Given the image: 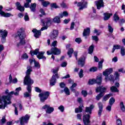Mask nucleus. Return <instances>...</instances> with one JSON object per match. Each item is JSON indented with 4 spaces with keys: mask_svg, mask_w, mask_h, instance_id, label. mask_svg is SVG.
<instances>
[{
    "mask_svg": "<svg viewBox=\"0 0 125 125\" xmlns=\"http://www.w3.org/2000/svg\"><path fill=\"white\" fill-rule=\"evenodd\" d=\"M41 22L44 26L41 29V31H44V30H47V28H48L49 26L51 25L52 20L50 18H47L44 20H42Z\"/></svg>",
    "mask_w": 125,
    "mask_h": 125,
    "instance_id": "4",
    "label": "nucleus"
},
{
    "mask_svg": "<svg viewBox=\"0 0 125 125\" xmlns=\"http://www.w3.org/2000/svg\"><path fill=\"white\" fill-rule=\"evenodd\" d=\"M103 62H104V59L102 60V61L99 62L98 63V68L100 70H102V68L103 67Z\"/></svg>",
    "mask_w": 125,
    "mask_h": 125,
    "instance_id": "37",
    "label": "nucleus"
},
{
    "mask_svg": "<svg viewBox=\"0 0 125 125\" xmlns=\"http://www.w3.org/2000/svg\"><path fill=\"white\" fill-rule=\"evenodd\" d=\"M103 96H104V93H100L99 95H98L96 96L97 100H98V101L100 100V99H101V98H102V97H103Z\"/></svg>",
    "mask_w": 125,
    "mask_h": 125,
    "instance_id": "42",
    "label": "nucleus"
},
{
    "mask_svg": "<svg viewBox=\"0 0 125 125\" xmlns=\"http://www.w3.org/2000/svg\"><path fill=\"white\" fill-rule=\"evenodd\" d=\"M77 86V83H74L70 87V89L73 92H76V89H74Z\"/></svg>",
    "mask_w": 125,
    "mask_h": 125,
    "instance_id": "45",
    "label": "nucleus"
},
{
    "mask_svg": "<svg viewBox=\"0 0 125 125\" xmlns=\"http://www.w3.org/2000/svg\"><path fill=\"white\" fill-rule=\"evenodd\" d=\"M18 36L19 38V42L17 43L18 47H20L21 45H24L26 43L25 42V38H26V34H25V30L23 28L21 27L18 31Z\"/></svg>",
    "mask_w": 125,
    "mask_h": 125,
    "instance_id": "2",
    "label": "nucleus"
},
{
    "mask_svg": "<svg viewBox=\"0 0 125 125\" xmlns=\"http://www.w3.org/2000/svg\"><path fill=\"white\" fill-rule=\"evenodd\" d=\"M119 106H120V108L121 111L123 112H125V104H124V102H121L120 103Z\"/></svg>",
    "mask_w": 125,
    "mask_h": 125,
    "instance_id": "31",
    "label": "nucleus"
},
{
    "mask_svg": "<svg viewBox=\"0 0 125 125\" xmlns=\"http://www.w3.org/2000/svg\"><path fill=\"white\" fill-rule=\"evenodd\" d=\"M108 28L109 33H113V32H114V28H113V27L110 24H108Z\"/></svg>",
    "mask_w": 125,
    "mask_h": 125,
    "instance_id": "50",
    "label": "nucleus"
},
{
    "mask_svg": "<svg viewBox=\"0 0 125 125\" xmlns=\"http://www.w3.org/2000/svg\"><path fill=\"white\" fill-rule=\"evenodd\" d=\"M92 39L93 41H95V42H98L99 41V39L98 38V37L96 36H92Z\"/></svg>",
    "mask_w": 125,
    "mask_h": 125,
    "instance_id": "58",
    "label": "nucleus"
},
{
    "mask_svg": "<svg viewBox=\"0 0 125 125\" xmlns=\"http://www.w3.org/2000/svg\"><path fill=\"white\" fill-rule=\"evenodd\" d=\"M31 72H33L32 69V66L28 65L27 67V70L25 72L26 75L24 77L23 81V83L24 85H27L26 89L29 93L32 92V84L34 83V80L31 79L30 76L31 75Z\"/></svg>",
    "mask_w": 125,
    "mask_h": 125,
    "instance_id": "1",
    "label": "nucleus"
},
{
    "mask_svg": "<svg viewBox=\"0 0 125 125\" xmlns=\"http://www.w3.org/2000/svg\"><path fill=\"white\" fill-rule=\"evenodd\" d=\"M24 97H30L31 96V93L26 92L24 93Z\"/></svg>",
    "mask_w": 125,
    "mask_h": 125,
    "instance_id": "60",
    "label": "nucleus"
},
{
    "mask_svg": "<svg viewBox=\"0 0 125 125\" xmlns=\"http://www.w3.org/2000/svg\"><path fill=\"white\" fill-rule=\"evenodd\" d=\"M0 103L2 104H0V109H4L8 104H11L10 98H8V96H2L0 99Z\"/></svg>",
    "mask_w": 125,
    "mask_h": 125,
    "instance_id": "3",
    "label": "nucleus"
},
{
    "mask_svg": "<svg viewBox=\"0 0 125 125\" xmlns=\"http://www.w3.org/2000/svg\"><path fill=\"white\" fill-rule=\"evenodd\" d=\"M74 28H75V22H72L71 23L70 30H74Z\"/></svg>",
    "mask_w": 125,
    "mask_h": 125,
    "instance_id": "62",
    "label": "nucleus"
},
{
    "mask_svg": "<svg viewBox=\"0 0 125 125\" xmlns=\"http://www.w3.org/2000/svg\"><path fill=\"white\" fill-rule=\"evenodd\" d=\"M93 49H94V45H91L88 49V53L89 54H91L93 52Z\"/></svg>",
    "mask_w": 125,
    "mask_h": 125,
    "instance_id": "43",
    "label": "nucleus"
},
{
    "mask_svg": "<svg viewBox=\"0 0 125 125\" xmlns=\"http://www.w3.org/2000/svg\"><path fill=\"white\" fill-rule=\"evenodd\" d=\"M104 80L106 82H108V81H110V82H112V83H115V78L113 75H112L107 76V80H106L104 78Z\"/></svg>",
    "mask_w": 125,
    "mask_h": 125,
    "instance_id": "25",
    "label": "nucleus"
},
{
    "mask_svg": "<svg viewBox=\"0 0 125 125\" xmlns=\"http://www.w3.org/2000/svg\"><path fill=\"white\" fill-rule=\"evenodd\" d=\"M36 7H37V4L34 3H32L31 4L30 8L31 11H32L33 12H35V11H36Z\"/></svg>",
    "mask_w": 125,
    "mask_h": 125,
    "instance_id": "32",
    "label": "nucleus"
},
{
    "mask_svg": "<svg viewBox=\"0 0 125 125\" xmlns=\"http://www.w3.org/2000/svg\"><path fill=\"white\" fill-rule=\"evenodd\" d=\"M111 96H112V94H108L105 95L103 98V100H102L103 102H104V101H107V100H108V99H109L110 97H111Z\"/></svg>",
    "mask_w": 125,
    "mask_h": 125,
    "instance_id": "34",
    "label": "nucleus"
},
{
    "mask_svg": "<svg viewBox=\"0 0 125 125\" xmlns=\"http://www.w3.org/2000/svg\"><path fill=\"white\" fill-rule=\"evenodd\" d=\"M40 49H35V50H34V51H30V54H31V55H38V53H39V51Z\"/></svg>",
    "mask_w": 125,
    "mask_h": 125,
    "instance_id": "39",
    "label": "nucleus"
},
{
    "mask_svg": "<svg viewBox=\"0 0 125 125\" xmlns=\"http://www.w3.org/2000/svg\"><path fill=\"white\" fill-rule=\"evenodd\" d=\"M21 90V87H19L16 89V92L11 91L8 95V97L10 98V101L11 100V95L14 94V95L17 96L19 95V92Z\"/></svg>",
    "mask_w": 125,
    "mask_h": 125,
    "instance_id": "14",
    "label": "nucleus"
},
{
    "mask_svg": "<svg viewBox=\"0 0 125 125\" xmlns=\"http://www.w3.org/2000/svg\"><path fill=\"white\" fill-rule=\"evenodd\" d=\"M49 2L48 1H43L42 2V4L43 5L44 7H46L48 4H49Z\"/></svg>",
    "mask_w": 125,
    "mask_h": 125,
    "instance_id": "47",
    "label": "nucleus"
},
{
    "mask_svg": "<svg viewBox=\"0 0 125 125\" xmlns=\"http://www.w3.org/2000/svg\"><path fill=\"white\" fill-rule=\"evenodd\" d=\"M116 125H122L123 123L122 122V120L121 119L118 118L116 120Z\"/></svg>",
    "mask_w": 125,
    "mask_h": 125,
    "instance_id": "52",
    "label": "nucleus"
},
{
    "mask_svg": "<svg viewBox=\"0 0 125 125\" xmlns=\"http://www.w3.org/2000/svg\"><path fill=\"white\" fill-rule=\"evenodd\" d=\"M43 54H44V52H39L38 55H37V58L39 59H46V58L43 56Z\"/></svg>",
    "mask_w": 125,
    "mask_h": 125,
    "instance_id": "26",
    "label": "nucleus"
},
{
    "mask_svg": "<svg viewBox=\"0 0 125 125\" xmlns=\"http://www.w3.org/2000/svg\"><path fill=\"white\" fill-rule=\"evenodd\" d=\"M111 73H113V68H107L104 71L103 75L105 76V80H108V76Z\"/></svg>",
    "mask_w": 125,
    "mask_h": 125,
    "instance_id": "15",
    "label": "nucleus"
},
{
    "mask_svg": "<svg viewBox=\"0 0 125 125\" xmlns=\"http://www.w3.org/2000/svg\"><path fill=\"white\" fill-rule=\"evenodd\" d=\"M64 92H65L66 95H70V90H69V88L67 87L64 88Z\"/></svg>",
    "mask_w": 125,
    "mask_h": 125,
    "instance_id": "51",
    "label": "nucleus"
},
{
    "mask_svg": "<svg viewBox=\"0 0 125 125\" xmlns=\"http://www.w3.org/2000/svg\"><path fill=\"white\" fill-rule=\"evenodd\" d=\"M50 94V93L48 91L44 92L39 94V97L40 98L41 102H44L45 100L48 98V96H49Z\"/></svg>",
    "mask_w": 125,
    "mask_h": 125,
    "instance_id": "5",
    "label": "nucleus"
},
{
    "mask_svg": "<svg viewBox=\"0 0 125 125\" xmlns=\"http://www.w3.org/2000/svg\"><path fill=\"white\" fill-rule=\"evenodd\" d=\"M61 53V50L56 47H54L51 49L50 52L49 51H47V54L48 55H51V54H54V55H58Z\"/></svg>",
    "mask_w": 125,
    "mask_h": 125,
    "instance_id": "7",
    "label": "nucleus"
},
{
    "mask_svg": "<svg viewBox=\"0 0 125 125\" xmlns=\"http://www.w3.org/2000/svg\"><path fill=\"white\" fill-rule=\"evenodd\" d=\"M89 18H91V19L93 20V19H97V18H99V16H98L96 14H90L89 15Z\"/></svg>",
    "mask_w": 125,
    "mask_h": 125,
    "instance_id": "30",
    "label": "nucleus"
},
{
    "mask_svg": "<svg viewBox=\"0 0 125 125\" xmlns=\"http://www.w3.org/2000/svg\"><path fill=\"white\" fill-rule=\"evenodd\" d=\"M74 4H77V6L80 7V10H82L83 9V8H86V7H87V2L84 1V0H82L81 1L78 3L77 1H75Z\"/></svg>",
    "mask_w": 125,
    "mask_h": 125,
    "instance_id": "6",
    "label": "nucleus"
},
{
    "mask_svg": "<svg viewBox=\"0 0 125 125\" xmlns=\"http://www.w3.org/2000/svg\"><path fill=\"white\" fill-rule=\"evenodd\" d=\"M30 2H31V0H26V2L24 3V7L27 8L30 7Z\"/></svg>",
    "mask_w": 125,
    "mask_h": 125,
    "instance_id": "49",
    "label": "nucleus"
},
{
    "mask_svg": "<svg viewBox=\"0 0 125 125\" xmlns=\"http://www.w3.org/2000/svg\"><path fill=\"white\" fill-rule=\"evenodd\" d=\"M95 3L97 5V9H100L101 7H104V2H103V0H99L98 1H96Z\"/></svg>",
    "mask_w": 125,
    "mask_h": 125,
    "instance_id": "17",
    "label": "nucleus"
},
{
    "mask_svg": "<svg viewBox=\"0 0 125 125\" xmlns=\"http://www.w3.org/2000/svg\"><path fill=\"white\" fill-rule=\"evenodd\" d=\"M115 102H116V99H115L114 97H111L109 99V105H111L112 106V105H113V104H114V103H115Z\"/></svg>",
    "mask_w": 125,
    "mask_h": 125,
    "instance_id": "40",
    "label": "nucleus"
},
{
    "mask_svg": "<svg viewBox=\"0 0 125 125\" xmlns=\"http://www.w3.org/2000/svg\"><path fill=\"white\" fill-rule=\"evenodd\" d=\"M58 71H59V67H56L52 69V72L54 74V75H56V74H58Z\"/></svg>",
    "mask_w": 125,
    "mask_h": 125,
    "instance_id": "46",
    "label": "nucleus"
},
{
    "mask_svg": "<svg viewBox=\"0 0 125 125\" xmlns=\"http://www.w3.org/2000/svg\"><path fill=\"white\" fill-rule=\"evenodd\" d=\"M78 65L81 66V67H83V65H84V59L80 58L78 61Z\"/></svg>",
    "mask_w": 125,
    "mask_h": 125,
    "instance_id": "29",
    "label": "nucleus"
},
{
    "mask_svg": "<svg viewBox=\"0 0 125 125\" xmlns=\"http://www.w3.org/2000/svg\"><path fill=\"white\" fill-rule=\"evenodd\" d=\"M122 47H123V46H121L120 45H119V44L114 45L112 49V53H114L116 49H121L122 48Z\"/></svg>",
    "mask_w": 125,
    "mask_h": 125,
    "instance_id": "27",
    "label": "nucleus"
},
{
    "mask_svg": "<svg viewBox=\"0 0 125 125\" xmlns=\"http://www.w3.org/2000/svg\"><path fill=\"white\" fill-rule=\"evenodd\" d=\"M56 79H59L58 74L53 75L52 78L50 80V85H51V86L55 85V83H56Z\"/></svg>",
    "mask_w": 125,
    "mask_h": 125,
    "instance_id": "11",
    "label": "nucleus"
},
{
    "mask_svg": "<svg viewBox=\"0 0 125 125\" xmlns=\"http://www.w3.org/2000/svg\"><path fill=\"white\" fill-rule=\"evenodd\" d=\"M96 71H97V67H92L89 69L90 72H96Z\"/></svg>",
    "mask_w": 125,
    "mask_h": 125,
    "instance_id": "55",
    "label": "nucleus"
},
{
    "mask_svg": "<svg viewBox=\"0 0 125 125\" xmlns=\"http://www.w3.org/2000/svg\"><path fill=\"white\" fill-rule=\"evenodd\" d=\"M76 42H77V43H81L82 42V39L80 38H77L75 39Z\"/></svg>",
    "mask_w": 125,
    "mask_h": 125,
    "instance_id": "64",
    "label": "nucleus"
},
{
    "mask_svg": "<svg viewBox=\"0 0 125 125\" xmlns=\"http://www.w3.org/2000/svg\"><path fill=\"white\" fill-rule=\"evenodd\" d=\"M114 76H115V80H119V77H120V74H119V73L118 72H115L114 74Z\"/></svg>",
    "mask_w": 125,
    "mask_h": 125,
    "instance_id": "61",
    "label": "nucleus"
},
{
    "mask_svg": "<svg viewBox=\"0 0 125 125\" xmlns=\"http://www.w3.org/2000/svg\"><path fill=\"white\" fill-rule=\"evenodd\" d=\"M29 120H30V116L28 115L21 117L20 118L21 125H25L26 124H28Z\"/></svg>",
    "mask_w": 125,
    "mask_h": 125,
    "instance_id": "9",
    "label": "nucleus"
},
{
    "mask_svg": "<svg viewBox=\"0 0 125 125\" xmlns=\"http://www.w3.org/2000/svg\"><path fill=\"white\" fill-rule=\"evenodd\" d=\"M106 109L108 112H111L112 110V105H111V104L108 105L107 106H106Z\"/></svg>",
    "mask_w": 125,
    "mask_h": 125,
    "instance_id": "57",
    "label": "nucleus"
},
{
    "mask_svg": "<svg viewBox=\"0 0 125 125\" xmlns=\"http://www.w3.org/2000/svg\"><path fill=\"white\" fill-rule=\"evenodd\" d=\"M102 82V77L100 76L97 78L96 80V83H98V84H101V83Z\"/></svg>",
    "mask_w": 125,
    "mask_h": 125,
    "instance_id": "36",
    "label": "nucleus"
},
{
    "mask_svg": "<svg viewBox=\"0 0 125 125\" xmlns=\"http://www.w3.org/2000/svg\"><path fill=\"white\" fill-rule=\"evenodd\" d=\"M58 35H59L58 30H53L51 34V39H52V40H56V39L58 37Z\"/></svg>",
    "mask_w": 125,
    "mask_h": 125,
    "instance_id": "16",
    "label": "nucleus"
},
{
    "mask_svg": "<svg viewBox=\"0 0 125 125\" xmlns=\"http://www.w3.org/2000/svg\"><path fill=\"white\" fill-rule=\"evenodd\" d=\"M0 35L1 37V42L2 43H4L6 41V37H7V31L6 30H0Z\"/></svg>",
    "mask_w": 125,
    "mask_h": 125,
    "instance_id": "10",
    "label": "nucleus"
},
{
    "mask_svg": "<svg viewBox=\"0 0 125 125\" xmlns=\"http://www.w3.org/2000/svg\"><path fill=\"white\" fill-rule=\"evenodd\" d=\"M16 5L17 7V9L18 10H20V11H24L25 10V8L23 6H21L20 2H17L16 3Z\"/></svg>",
    "mask_w": 125,
    "mask_h": 125,
    "instance_id": "22",
    "label": "nucleus"
},
{
    "mask_svg": "<svg viewBox=\"0 0 125 125\" xmlns=\"http://www.w3.org/2000/svg\"><path fill=\"white\" fill-rule=\"evenodd\" d=\"M96 83V80L95 79H90L89 80L88 84H94V83Z\"/></svg>",
    "mask_w": 125,
    "mask_h": 125,
    "instance_id": "48",
    "label": "nucleus"
},
{
    "mask_svg": "<svg viewBox=\"0 0 125 125\" xmlns=\"http://www.w3.org/2000/svg\"><path fill=\"white\" fill-rule=\"evenodd\" d=\"M113 16V14H110V13H105L104 14V21H107V20H109V19H110V17H111V16Z\"/></svg>",
    "mask_w": 125,
    "mask_h": 125,
    "instance_id": "21",
    "label": "nucleus"
},
{
    "mask_svg": "<svg viewBox=\"0 0 125 125\" xmlns=\"http://www.w3.org/2000/svg\"><path fill=\"white\" fill-rule=\"evenodd\" d=\"M90 34V28H87L84 30L83 32V37H87V36H89Z\"/></svg>",
    "mask_w": 125,
    "mask_h": 125,
    "instance_id": "23",
    "label": "nucleus"
},
{
    "mask_svg": "<svg viewBox=\"0 0 125 125\" xmlns=\"http://www.w3.org/2000/svg\"><path fill=\"white\" fill-rule=\"evenodd\" d=\"M110 90L112 92H119V89L115 86H112L110 87Z\"/></svg>",
    "mask_w": 125,
    "mask_h": 125,
    "instance_id": "38",
    "label": "nucleus"
},
{
    "mask_svg": "<svg viewBox=\"0 0 125 125\" xmlns=\"http://www.w3.org/2000/svg\"><path fill=\"white\" fill-rule=\"evenodd\" d=\"M82 95H83V96H84V97H85L87 96V91L85 90H83L82 91Z\"/></svg>",
    "mask_w": 125,
    "mask_h": 125,
    "instance_id": "59",
    "label": "nucleus"
},
{
    "mask_svg": "<svg viewBox=\"0 0 125 125\" xmlns=\"http://www.w3.org/2000/svg\"><path fill=\"white\" fill-rule=\"evenodd\" d=\"M120 54L121 56H125V47L124 46L121 47V48L120 49Z\"/></svg>",
    "mask_w": 125,
    "mask_h": 125,
    "instance_id": "35",
    "label": "nucleus"
},
{
    "mask_svg": "<svg viewBox=\"0 0 125 125\" xmlns=\"http://www.w3.org/2000/svg\"><path fill=\"white\" fill-rule=\"evenodd\" d=\"M28 58H29V56L26 53H23L21 56V59L22 60H25L26 59H28Z\"/></svg>",
    "mask_w": 125,
    "mask_h": 125,
    "instance_id": "44",
    "label": "nucleus"
},
{
    "mask_svg": "<svg viewBox=\"0 0 125 125\" xmlns=\"http://www.w3.org/2000/svg\"><path fill=\"white\" fill-rule=\"evenodd\" d=\"M90 118V116H89V114L83 115V123H84V125H90V121H89Z\"/></svg>",
    "mask_w": 125,
    "mask_h": 125,
    "instance_id": "12",
    "label": "nucleus"
},
{
    "mask_svg": "<svg viewBox=\"0 0 125 125\" xmlns=\"http://www.w3.org/2000/svg\"><path fill=\"white\" fill-rule=\"evenodd\" d=\"M58 109L61 112H62V113H63V112H64V110H65V107H64V106L63 105H60L58 107Z\"/></svg>",
    "mask_w": 125,
    "mask_h": 125,
    "instance_id": "54",
    "label": "nucleus"
},
{
    "mask_svg": "<svg viewBox=\"0 0 125 125\" xmlns=\"http://www.w3.org/2000/svg\"><path fill=\"white\" fill-rule=\"evenodd\" d=\"M74 53V50L73 48H71L68 50V51L67 52V54L69 56L70 58L72 57V54Z\"/></svg>",
    "mask_w": 125,
    "mask_h": 125,
    "instance_id": "41",
    "label": "nucleus"
},
{
    "mask_svg": "<svg viewBox=\"0 0 125 125\" xmlns=\"http://www.w3.org/2000/svg\"><path fill=\"white\" fill-rule=\"evenodd\" d=\"M60 17L63 18V17H68L69 13L67 11H63L62 13L59 14Z\"/></svg>",
    "mask_w": 125,
    "mask_h": 125,
    "instance_id": "28",
    "label": "nucleus"
},
{
    "mask_svg": "<svg viewBox=\"0 0 125 125\" xmlns=\"http://www.w3.org/2000/svg\"><path fill=\"white\" fill-rule=\"evenodd\" d=\"M120 20V17L118 15V14L116 13L113 15V21L115 22H118Z\"/></svg>",
    "mask_w": 125,
    "mask_h": 125,
    "instance_id": "33",
    "label": "nucleus"
},
{
    "mask_svg": "<svg viewBox=\"0 0 125 125\" xmlns=\"http://www.w3.org/2000/svg\"><path fill=\"white\" fill-rule=\"evenodd\" d=\"M33 33L34 34V37L36 38V39H38L41 35H42V33L41 32V31L40 30H37V29H34L32 30Z\"/></svg>",
    "mask_w": 125,
    "mask_h": 125,
    "instance_id": "20",
    "label": "nucleus"
},
{
    "mask_svg": "<svg viewBox=\"0 0 125 125\" xmlns=\"http://www.w3.org/2000/svg\"><path fill=\"white\" fill-rule=\"evenodd\" d=\"M80 112H83V108L81 106L75 109V113H80Z\"/></svg>",
    "mask_w": 125,
    "mask_h": 125,
    "instance_id": "53",
    "label": "nucleus"
},
{
    "mask_svg": "<svg viewBox=\"0 0 125 125\" xmlns=\"http://www.w3.org/2000/svg\"><path fill=\"white\" fill-rule=\"evenodd\" d=\"M43 110H46L45 112L46 114H51L54 111V108L51 107L49 104H45L42 107Z\"/></svg>",
    "mask_w": 125,
    "mask_h": 125,
    "instance_id": "8",
    "label": "nucleus"
},
{
    "mask_svg": "<svg viewBox=\"0 0 125 125\" xmlns=\"http://www.w3.org/2000/svg\"><path fill=\"white\" fill-rule=\"evenodd\" d=\"M98 105L99 107V109H103V104H102V103L99 102L98 104Z\"/></svg>",
    "mask_w": 125,
    "mask_h": 125,
    "instance_id": "63",
    "label": "nucleus"
},
{
    "mask_svg": "<svg viewBox=\"0 0 125 125\" xmlns=\"http://www.w3.org/2000/svg\"><path fill=\"white\" fill-rule=\"evenodd\" d=\"M60 17L57 16L54 17L53 19H51L52 20V23L54 22V23H57V24H60L61 23V20H60Z\"/></svg>",
    "mask_w": 125,
    "mask_h": 125,
    "instance_id": "19",
    "label": "nucleus"
},
{
    "mask_svg": "<svg viewBox=\"0 0 125 125\" xmlns=\"http://www.w3.org/2000/svg\"><path fill=\"white\" fill-rule=\"evenodd\" d=\"M96 92H100V93H104L106 90L107 88L103 86H100L97 88Z\"/></svg>",
    "mask_w": 125,
    "mask_h": 125,
    "instance_id": "18",
    "label": "nucleus"
},
{
    "mask_svg": "<svg viewBox=\"0 0 125 125\" xmlns=\"http://www.w3.org/2000/svg\"><path fill=\"white\" fill-rule=\"evenodd\" d=\"M94 108V105L91 104L90 107H86L85 112L86 113H89V114H91V111L92 109Z\"/></svg>",
    "mask_w": 125,
    "mask_h": 125,
    "instance_id": "24",
    "label": "nucleus"
},
{
    "mask_svg": "<svg viewBox=\"0 0 125 125\" xmlns=\"http://www.w3.org/2000/svg\"><path fill=\"white\" fill-rule=\"evenodd\" d=\"M79 76L80 78H83V69H81L80 71Z\"/></svg>",
    "mask_w": 125,
    "mask_h": 125,
    "instance_id": "56",
    "label": "nucleus"
},
{
    "mask_svg": "<svg viewBox=\"0 0 125 125\" xmlns=\"http://www.w3.org/2000/svg\"><path fill=\"white\" fill-rule=\"evenodd\" d=\"M2 8H3V7H2V6L1 5H0V14L1 16H3V17H5L6 18L10 17L11 16H13V15L10 14V13H5L2 11Z\"/></svg>",
    "mask_w": 125,
    "mask_h": 125,
    "instance_id": "13",
    "label": "nucleus"
}]
</instances>
